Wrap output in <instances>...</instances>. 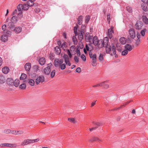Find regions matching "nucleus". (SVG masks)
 Instances as JSON below:
<instances>
[{"label": "nucleus", "mask_w": 148, "mask_h": 148, "mask_svg": "<svg viewBox=\"0 0 148 148\" xmlns=\"http://www.w3.org/2000/svg\"><path fill=\"white\" fill-rule=\"evenodd\" d=\"M142 19L143 22L146 24H148V19L147 17L144 15H143L142 17Z\"/></svg>", "instance_id": "nucleus-22"}, {"label": "nucleus", "mask_w": 148, "mask_h": 148, "mask_svg": "<svg viewBox=\"0 0 148 148\" xmlns=\"http://www.w3.org/2000/svg\"><path fill=\"white\" fill-rule=\"evenodd\" d=\"M28 83L31 86H34V85L35 82L33 79H29L28 80Z\"/></svg>", "instance_id": "nucleus-39"}, {"label": "nucleus", "mask_w": 148, "mask_h": 148, "mask_svg": "<svg viewBox=\"0 0 148 148\" xmlns=\"http://www.w3.org/2000/svg\"><path fill=\"white\" fill-rule=\"evenodd\" d=\"M141 7L142 9L144 12H147V8L146 5V4L142 3L141 5Z\"/></svg>", "instance_id": "nucleus-29"}, {"label": "nucleus", "mask_w": 148, "mask_h": 148, "mask_svg": "<svg viewBox=\"0 0 148 148\" xmlns=\"http://www.w3.org/2000/svg\"><path fill=\"white\" fill-rule=\"evenodd\" d=\"M39 140L38 138L35 139H25L21 143V145L22 146L27 145L28 144L36 143Z\"/></svg>", "instance_id": "nucleus-3"}, {"label": "nucleus", "mask_w": 148, "mask_h": 148, "mask_svg": "<svg viewBox=\"0 0 148 148\" xmlns=\"http://www.w3.org/2000/svg\"><path fill=\"white\" fill-rule=\"evenodd\" d=\"M26 85L25 84H23L20 85L19 88L21 89H25L26 88Z\"/></svg>", "instance_id": "nucleus-42"}, {"label": "nucleus", "mask_w": 148, "mask_h": 148, "mask_svg": "<svg viewBox=\"0 0 148 148\" xmlns=\"http://www.w3.org/2000/svg\"><path fill=\"white\" fill-rule=\"evenodd\" d=\"M63 59L59 60L58 59H55L54 61V65L56 67H59L62 70H64L66 68V64H63Z\"/></svg>", "instance_id": "nucleus-2"}, {"label": "nucleus", "mask_w": 148, "mask_h": 148, "mask_svg": "<svg viewBox=\"0 0 148 148\" xmlns=\"http://www.w3.org/2000/svg\"><path fill=\"white\" fill-rule=\"evenodd\" d=\"M89 53L90 58L92 59V65L93 66H95L96 65V55L95 53L93 54L91 51H89Z\"/></svg>", "instance_id": "nucleus-5"}, {"label": "nucleus", "mask_w": 148, "mask_h": 148, "mask_svg": "<svg viewBox=\"0 0 148 148\" xmlns=\"http://www.w3.org/2000/svg\"><path fill=\"white\" fill-rule=\"evenodd\" d=\"M61 56L64 58L65 63L66 65L70 66L71 64L69 61V58L67 54L62 53L61 54Z\"/></svg>", "instance_id": "nucleus-8"}, {"label": "nucleus", "mask_w": 148, "mask_h": 148, "mask_svg": "<svg viewBox=\"0 0 148 148\" xmlns=\"http://www.w3.org/2000/svg\"><path fill=\"white\" fill-rule=\"evenodd\" d=\"M103 54L101 53H100L99 56V60L100 62L103 61Z\"/></svg>", "instance_id": "nucleus-44"}, {"label": "nucleus", "mask_w": 148, "mask_h": 148, "mask_svg": "<svg viewBox=\"0 0 148 148\" xmlns=\"http://www.w3.org/2000/svg\"><path fill=\"white\" fill-rule=\"evenodd\" d=\"M109 39L108 37H105L103 40H99V44L98 45L99 48H102L103 47H106L108 45Z\"/></svg>", "instance_id": "nucleus-4"}, {"label": "nucleus", "mask_w": 148, "mask_h": 148, "mask_svg": "<svg viewBox=\"0 0 148 148\" xmlns=\"http://www.w3.org/2000/svg\"><path fill=\"white\" fill-rule=\"evenodd\" d=\"M45 78L43 76H40L38 77L36 80V84L38 85L40 83H41L44 81Z\"/></svg>", "instance_id": "nucleus-11"}, {"label": "nucleus", "mask_w": 148, "mask_h": 148, "mask_svg": "<svg viewBox=\"0 0 148 148\" xmlns=\"http://www.w3.org/2000/svg\"><path fill=\"white\" fill-rule=\"evenodd\" d=\"M23 5L22 4H19L17 7L18 10L19 11H22L23 10Z\"/></svg>", "instance_id": "nucleus-38"}, {"label": "nucleus", "mask_w": 148, "mask_h": 148, "mask_svg": "<svg viewBox=\"0 0 148 148\" xmlns=\"http://www.w3.org/2000/svg\"><path fill=\"white\" fill-rule=\"evenodd\" d=\"M35 0H29L27 1V4L29 6H33L34 5V2Z\"/></svg>", "instance_id": "nucleus-30"}, {"label": "nucleus", "mask_w": 148, "mask_h": 148, "mask_svg": "<svg viewBox=\"0 0 148 148\" xmlns=\"http://www.w3.org/2000/svg\"><path fill=\"white\" fill-rule=\"evenodd\" d=\"M56 53L58 55H59L61 52V49L58 46L54 48Z\"/></svg>", "instance_id": "nucleus-23"}, {"label": "nucleus", "mask_w": 148, "mask_h": 148, "mask_svg": "<svg viewBox=\"0 0 148 148\" xmlns=\"http://www.w3.org/2000/svg\"><path fill=\"white\" fill-rule=\"evenodd\" d=\"M140 41V39H138L136 40V42L135 44V45H136V46H138L139 45Z\"/></svg>", "instance_id": "nucleus-52"}, {"label": "nucleus", "mask_w": 148, "mask_h": 148, "mask_svg": "<svg viewBox=\"0 0 148 148\" xmlns=\"http://www.w3.org/2000/svg\"><path fill=\"white\" fill-rule=\"evenodd\" d=\"M106 82H103L100 84H98L96 85H94L92 86L93 87H97L99 86H105L104 87L106 88H108V85H105V83Z\"/></svg>", "instance_id": "nucleus-16"}, {"label": "nucleus", "mask_w": 148, "mask_h": 148, "mask_svg": "<svg viewBox=\"0 0 148 148\" xmlns=\"http://www.w3.org/2000/svg\"><path fill=\"white\" fill-rule=\"evenodd\" d=\"M22 29V28L21 27H15L14 29V31L16 33L18 34L21 32Z\"/></svg>", "instance_id": "nucleus-27"}, {"label": "nucleus", "mask_w": 148, "mask_h": 148, "mask_svg": "<svg viewBox=\"0 0 148 148\" xmlns=\"http://www.w3.org/2000/svg\"><path fill=\"white\" fill-rule=\"evenodd\" d=\"M128 52V51L125 49L122 51L121 53L122 55L123 56H125L127 54Z\"/></svg>", "instance_id": "nucleus-50"}, {"label": "nucleus", "mask_w": 148, "mask_h": 148, "mask_svg": "<svg viewBox=\"0 0 148 148\" xmlns=\"http://www.w3.org/2000/svg\"><path fill=\"white\" fill-rule=\"evenodd\" d=\"M99 40L97 38L96 36H94L92 38V44H93L94 45L96 46L97 45H99Z\"/></svg>", "instance_id": "nucleus-14"}, {"label": "nucleus", "mask_w": 148, "mask_h": 148, "mask_svg": "<svg viewBox=\"0 0 148 148\" xmlns=\"http://www.w3.org/2000/svg\"><path fill=\"white\" fill-rule=\"evenodd\" d=\"M143 26V23L140 21H137L135 25V28L137 30H140L142 29Z\"/></svg>", "instance_id": "nucleus-12"}, {"label": "nucleus", "mask_w": 148, "mask_h": 148, "mask_svg": "<svg viewBox=\"0 0 148 148\" xmlns=\"http://www.w3.org/2000/svg\"><path fill=\"white\" fill-rule=\"evenodd\" d=\"M52 64L50 63L47 65V66L45 67L43 70V73L46 75H49L51 72V68Z\"/></svg>", "instance_id": "nucleus-7"}, {"label": "nucleus", "mask_w": 148, "mask_h": 148, "mask_svg": "<svg viewBox=\"0 0 148 148\" xmlns=\"http://www.w3.org/2000/svg\"><path fill=\"white\" fill-rule=\"evenodd\" d=\"M129 36L132 39H134L136 37V35L134 29H131L129 30Z\"/></svg>", "instance_id": "nucleus-13"}, {"label": "nucleus", "mask_w": 148, "mask_h": 148, "mask_svg": "<svg viewBox=\"0 0 148 148\" xmlns=\"http://www.w3.org/2000/svg\"><path fill=\"white\" fill-rule=\"evenodd\" d=\"M6 27V25H4L2 26V28L3 31H4L5 30Z\"/></svg>", "instance_id": "nucleus-64"}, {"label": "nucleus", "mask_w": 148, "mask_h": 148, "mask_svg": "<svg viewBox=\"0 0 148 148\" xmlns=\"http://www.w3.org/2000/svg\"><path fill=\"white\" fill-rule=\"evenodd\" d=\"M14 23H13L12 22H10L8 23V27L10 29H13L14 26Z\"/></svg>", "instance_id": "nucleus-35"}, {"label": "nucleus", "mask_w": 148, "mask_h": 148, "mask_svg": "<svg viewBox=\"0 0 148 148\" xmlns=\"http://www.w3.org/2000/svg\"><path fill=\"white\" fill-rule=\"evenodd\" d=\"M147 32V30L145 28L143 30H141L140 33L142 36H144L145 35V33Z\"/></svg>", "instance_id": "nucleus-37"}, {"label": "nucleus", "mask_w": 148, "mask_h": 148, "mask_svg": "<svg viewBox=\"0 0 148 148\" xmlns=\"http://www.w3.org/2000/svg\"><path fill=\"white\" fill-rule=\"evenodd\" d=\"M68 121L71 122H72L74 123H77V121L75 120V119L73 118H70L68 119Z\"/></svg>", "instance_id": "nucleus-48"}, {"label": "nucleus", "mask_w": 148, "mask_h": 148, "mask_svg": "<svg viewBox=\"0 0 148 148\" xmlns=\"http://www.w3.org/2000/svg\"><path fill=\"white\" fill-rule=\"evenodd\" d=\"M93 38V36H90L89 33H87L86 34L85 40L86 42H88L90 44H92Z\"/></svg>", "instance_id": "nucleus-10"}, {"label": "nucleus", "mask_w": 148, "mask_h": 148, "mask_svg": "<svg viewBox=\"0 0 148 148\" xmlns=\"http://www.w3.org/2000/svg\"><path fill=\"white\" fill-rule=\"evenodd\" d=\"M89 141L91 142H93L94 141H101V140L99 139L98 137H93L89 140Z\"/></svg>", "instance_id": "nucleus-18"}, {"label": "nucleus", "mask_w": 148, "mask_h": 148, "mask_svg": "<svg viewBox=\"0 0 148 148\" xmlns=\"http://www.w3.org/2000/svg\"><path fill=\"white\" fill-rule=\"evenodd\" d=\"M0 146L1 147H8L14 148L16 147L17 145L16 144L4 143L0 144Z\"/></svg>", "instance_id": "nucleus-9"}, {"label": "nucleus", "mask_w": 148, "mask_h": 148, "mask_svg": "<svg viewBox=\"0 0 148 148\" xmlns=\"http://www.w3.org/2000/svg\"><path fill=\"white\" fill-rule=\"evenodd\" d=\"M10 36V32L8 31L2 35L1 37V40L2 41L5 42L8 40V37Z\"/></svg>", "instance_id": "nucleus-6"}, {"label": "nucleus", "mask_w": 148, "mask_h": 148, "mask_svg": "<svg viewBox=\"0 0 148 148\" xmlns=\"http://www.w3.org/2000/svg\"><path fill=\"white\" fill-rule=\"evenodd\" d=\"M90 19V18L89 16H88L86 17L85 18V22L86 23H87L89 21Z\"/></svg>", "instance_id": "nucleus-56"}, {"label": "nucleus", "mask_w": 148, "mask_h": 148, "mask_svg": "<svg viewBox=\"0 0 148 148\" xmlns=\"http://www.w3.org/2000/svg\"><path fill=\"white\" fill-rule=\"evenodd\" d=\"M23 133V131L22 130L16 131L13 130L12 134L15 135L22 134Z\"/></svg>", "instance_id": "nucleus-21"}, {"label": "nucleus", "mask_w": 148, "mask_h": 148, "mask_svg": "<svg viewBox=\"0 0 148 148\" xmlns=\"http://www.w3.org/2000/svg\"><path fill=\"white\" fill-rule=\"evenodd\" d=\"M33 69L35 71H37L39 70V67L37 65H35L33 67Z\"/></svg>", "instance_id": "nucleus-51"}, {"label": "nucleus", "mask_w": 148, "mask_h": 148, "mask_svg": "<svg viewBox=\"0 0 148 148\" xmlns=\"http://www.w3.org/2000/svg\"><path fill=\"white\" fill-rule=\"evenodd\" d=\"M25 70L28 71L31 68V64L30 63H27L25 66Z\"/></svg>", "instance_id": "nucleus-19"}, {"label": "nucleus", "mask_w": 148, "mask_h": 148, "mask_svg": "<svg viewBox=\"0 0 148 148\" xmlns=\"http://www.w3.org/2000/svg\"><path fill=\"white\" fill-rule=\"evenodd\" d=\"M93 123L96 126H97V127L100 126V123L99 122H93Z\"/></svg>", "instance_id": "nucleus-59"}, {"label": "nucleus", "mask_w": 148, "mask_h": 148, "mask_svg": "<svg viewBox=\"0 0 148 148\" xmlns=\"http://www.w3.org/2000/svg\"><path fill=\"white\" fill-rule=\"evenodd\" d=\"M49 56L51 59L52 60L54 58V56L52 53H50Z\"/></svg>", "instance_id": "nucleus-62"}, {"label": "nucleus", "mask_w": 148, "mask_h": 148, "mask_svg": "<svg viewBox=\"0 0 148 148\" xmlns=\"http://www.w3.org/2000/svg\"><path fill=\"white\" fill-rule=\"evenodd\" d=\"M66 51L68 55H69V57L70 58H71L72 57V53H71L69 49H66Z\"/></svg>", "instance_id": "nucleus-49"}, {"label": "nucleus", "mask_w": 148, "mask_h": 148, "mask_svg": "<svg viewBox=\"0 0 148 148\" xmlns=\"http://www.w3.org/2000/svg\"><path fill=\"white\" fill-rule=\"evenodd\" d=\"M76 48L74 46H72L70 48V50L71 51L73 52L75 51Z\"/></svg>", "instance_id": "nucleus-53"}, {"label": "nucleus", "mask_w": 148, "mask_h": 148, "mask_svg": "<svg viewBox=\"0 0 148 148\" xmlns=\"http://www.w3.org/2000/svg\"><path fill=\"white\" fill-rule=\"evenodd\" d=\"M7 82L8 84L9 85H12L13 84L14 80L12 78H8L7 79Z\"/></svg>", "instance_id": "nucleus-28"}, {"label": "nucleus", "mask_w": 148, "mask_h": 148, "mask_svg": "<svg viewBox=\"0 0 148 148\" xmlns=\"http://www.w3.org/2000/svg\"><path fill=\"white\" fill-rule=\"evenodd\" d=\"M5 78L3 75H0V83L3 84L5 83Z\"/></svg>", "instance_id": "nucleus-33"}, {"label": "nucleus", "mask_w": 148, "mask_h": 148, "mask_svg": "<svg viewBox=\"0 0 148 148\" xmlns=\"http://www.w3.org/2000/svg\"><path fill=\"white\" fill-rule=\"evenodd\" d=\"M82 16H80L78 18V23L79 25H80L82 23Z\"/></svg>", "instance_id": "nucleus-41"}, {"label": "nucleus", "mask_w": 148, "mask_h": 148, "mask_svg": "<svg viewBox=\"0 0 148 148\" xmlns=\"http://www.w3.org/2000/svg\"><path fill=\"white\" fill-rule=\"evenodd\" d=\"M125 49L127 50V51H131L133 49V47L132 46L129 44H127L124 46Z\"/></svg>", "instance_id": "nucleus-17"}, {"label": "nucleus", "mask_w": 148, "mask_h": 148, "mask_svg": "<svg viewBox=\"0 0 148 148\" xmlns=\"http://www.w3.org/2000/svg\"><path fill=\"white\" fill-rule=\"evenodd\" d=\"M23 10H27L29 8V6L27 4H24L23 5Z\"/></svg>", "instance_id": "nucleus-45"}, {"label": "nucleus", "mask_w": 148, "mask_h": 148, "mask_svg": "<svg viewBox=\"0 0 148 148\" xmlns=\"http://www.w3.org/2000/svg\"><path fill=\"white\" fill-rule=\"evenodd\" d=\"M67 47L66 43L64 42L61 45L60 47L62 48L64 50H65V49Z\"/></svg>", "instance_id": "nucleus-40"}, {"label": "nucleus", "mask_w": 148, "mask_h": 148, "mask_svg": "<svg viewBox=\"0 0 148 148\" xmlns=\"http://www.w3.org/2000/svg\"><path fill=\"white\" fill-rule=\"evenodd\" d=\"M84 34V30H83L80 32L78 35V39L80 40H82L83 38V35Z\"/></svg>", "instance_id": "nucleus-20"}, {"label": "nucleus", "mask_w": 148, "mask_h": 148, "mask_svg": "<svg viewBox=\"0 0 148 148\" xmlns=\"http://www.w3.org/2000/svg\"><path fill=\"white\" fill-rule=\"evenodd\" d=\"M13 84L16 87H17L19 84V81L18 79H16L14 82Z\"/></svg>", "instance_id": "nucleus-36"}, {"label": "nucleus", "mask_w": 148, "mask_h": 148, "mask_svg": "<svg viewBox=\"0 0 148 148\" xmlns=\"http://www.w3.org/2000/svg\"><path fill=\"white\" fill-rule=\"evenodd\" d=\"M27 77V75L24 74V73H22L21 74V75L20 77V80H22V79H24L26 78Z\"/></svg>", "instance_id": "nucleus-43"}, {"label": "nucleus", "mask_w": 148, "mask_h": 148, "mask_svg": "<svg viewBox=\"0 0 148 148\" xmlns=\"http://www.w3.org/2000/svg\"><path fill=\"white\" fill-rule=\"evenodd\" d=\"M81 58L83 60V61H86V58L84 54L82 55L81 56Z\"/></svg>", "instance_id": "nucleus-58"}, {"label": "nucleus", "mask_w": 148, "mask_h": 148, "mask_svg": "<svg viewBox=\"0 0 148 148\" xmlns=\"http://www.w3.org/2000/svg\"><path fill=\"white\" fill-rule=\"evenodd\" d=\"M126 9L128 12L130 13H131L132 12V8L129 6L126 7Z\"/></svg>", "instance_id": "nucleus-47"}, {"label": "nucleus", "mask_w": 148, "mask_h": 148, "mask_svg": "<svg viewBox=\"0 0 148 148\" xmlns=\"http://www.w3.org/2000/svg\"><path fill=\"white\" fill-rule=\"evenodd\" d=\"M86 49L88 51L92 49V47L90 44H86Z\"/></svg>", "instance_id": "nucleus-31"}, {"label": "nucleus", "mask_w": 148, "mask_h": 148, "mask_svg": "<svg viewBox=\"0 0 148 148\" xmlns=\"http://www.w3.org/2000/svg\"><path fill=\"white\" fill-rule=\"evenodd\" d=\"M113 27L112 26L110 28L108 29V35L110 38L111 39L113 36V34H114L113 30Z\"/></svg>", "instance_id": "nucleus-15"}, {"label": "nucleus", "mask_w": 148, "mask_h": 148, "mask_svg": "<svg viewBox=\"0 0 148 148\" xmlns=\"http://www.w3.org/2000/svg\"><path fill=\"white\" fill-rule=\"evenodd\" d=\"M105 47L107 53H110L112 56L114 55L115 57H118V55L116 53V48L114 44H112L111 46L108 45Z\"/></svg>", "instance_id": "nucleus-1"}, {"label": "nucleus", "mask_w": 148, "mask_h": 148, "mask_svg": "<svg viewBox=\"0 0 148 148\" xmlns=\"http://www.w3.org/2000/svg\"><path fill=\"white\" fill-rule=\"evenodd\" d=\"M18 21L17 17L16 16H13L11 19V21L14 23H16Z\"/></svg>", "instance_id": "nucleus-32"}, {"label": "nucleus", "mask_w": 148, "mask_h": 148, "mask_svg": "<svg viewBox=\"0 0 148 148\" xmlns=\"http://www.w3.org/2000/svg\"><path fill=\"white\" fill-rule=\"evenodd\" d=\"M76 72L79 73L81 72V68L79 67L77 68L76 70Z\"/></svg>", "instance_id": "nucleus-60"}, {"label": "nucleus", "mask_w": 148, "mask_h": 148, "mask_svg": "<svg viewBox=\"0 0 148 148\" xmlns=\"http://www.w3.org/2000/svg\"><path fill=\"white\" fill-rule=\"evenodd\" d=\"M12 130L9 129H5L3 131V133L7 134H12Z\"/></svg>", "instance_id": "nucleus-34"}, {"label": "nucleus", "mask_w": 148, "mask_h": 148, "mask_svg": "<svg viewBox=\"0 0 148 148\" xmlns=\"http://www.w3.org/2000/svg\"><path fill=\"white\" fill-rule=\"evenodd\" d=\"M79 58L77 56H75L74 59L76 63H78L79 62Z\"/></svg>", "instance_id": "nucleus-54"}, {"label": "nucleus", "mask_w": 148, "mask_h": 148, "mask_svg": "<svg viewBox=\"0 0 148 148\" xmlns=\"http://www.w3.org/2000/svg\"><path fill=\"white\" fill-rule=\"evenodd\" d=\"M56 73V71L55 70H53L51 73V77L53 78L55 76Z\"/></svg>", "instance_id": "nucleus-46"}, {"label": "nucleus", "mask_w": 148, "mask_h": 148, "mask_svg": "<svg viewBox=\"0 0 148 148\" xmlns=\"http://www.w3.org/2000/svg\"><path fill=\"white\" fill-rule=\"evenodd\" d=\"M45 59L44 58H40L39 61V64L41 65H44L45 63Z\"/></svg>", "instance_id": "nucleus-24"}, {"label": "nucleus", "mask_w": 148, "mask_h": 148, "mask_svg": "<svg viewBox=\"0 0 148 148\" xmlns=\"http://www.w3.org/2000/svg\"><path fill=\"white\" fill-rule=\"evenodd\" d=\"M74 31L75 35L76 36L77 35L78 33L77 31V29L76 27H74Z\"/></svg>", "instance_id": "nucleus-55"}, {"label": "nucleus", "mask_w": 148, "mask_h": 148, "mask_svg": "<svg viewBox=\"0 0 148 148\" xmlns=\"http://www.w3.org/2000/svg\"><path fill=\"white\" fill-rule=\"evenodd\" d=\"M119 41L121 44L122 45H124L126 42V38L123 37H122L120 38Z\"/></svg>", "instance_id": "nucleus-26"}, {"label": "nucleus", "mask_w": 148, "mask_h": 148, "mask_svg": "<svg viewBox=\"0 0 148 148\" xmlns=\"http://www.w3.org/2000/svg\"><path fill=\"white\" fill-rule=\"evenodd\" d=\"M20 12L18 13V15L19 16V17L21 18L23 17L22 12H21V11Z\"/></svg>", "instance_id": "nucleus-63"}, {"label": "nucleus", "mask_w": 148, "mask_h": 148, "mask_svg": "<svg viewBox=\"0 0 148 148\" xmlns=\"http://www.w3.org/2000/svg\"><path fill=\"white\" fill-rule=\"evenodd\" d=\"M9 70H10L9 68L7 66L4 67L2 69L3 73L5 74H7L9 72Z\"/></svg>", "instance_id": "nucleus-25"}, {"label": "nucleus", "mask_w": 148, "mask_h": 148, "mask_svg": "<svg viewBox=\"0 0 148 148\" xmlns=\"http://www.w3.org/2000/svg\"><path fill=\"white\" fill-rule=\"evenodd\" d=\"M110 14H108L107 16V21L110 23Z\"/></svg>", "instance_id": "nucleus-57"}, {"label": "nucleus", "mask_w": 148, "mask_h": 148, "mask_svg": "<svg viewBox=\"0 0 148 148\" xmlns=\"http://www.w3.org/2000/svg\"><path fill=\"white\" fill-rule=\"evenodd\" d=\"M97 128V127H92V128H90L89 129V130H90V131L91 132L94 130H95Z\"/></svg>", "instance_id": "nucleus-61"}]
</instances>
